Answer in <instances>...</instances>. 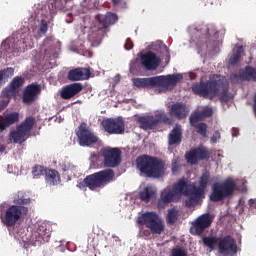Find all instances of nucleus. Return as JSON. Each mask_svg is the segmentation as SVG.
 Returning <instances> with one entry per match:
<instances>
[{"label":"nucleus","mask_w":256,"mask_h":256,"mask_svg":"<svg viewBox=\"0 0 256 256\" xmlns=\"http://www.w3.org/2000/svg\"><path fill=\"white\" fill-rule=\"evenodd\" d=\"M78 143L80 147H91L95 143H99V137L91 131V128L87 126V123L82 122L76 131Z\"/></svg>","instance_id":"13"},{"label":"nucleus","mask_w":256,"mask_h":256,"mask_svg":"<svg viewBox=\"0 0 256 256\" xmlns=\"http://www.w3.org/2000/svg\"><path fill=\"white\" fill-rule=\"evenodd\" d=\"M172 256H187V252L183 248H174Z\"/></svg>","instance_id":"44"},{"label":"nucleus","mask_w":256,"mask_h":256,"mask_svg":"<svg viewBox=\"0 0 256 256\" xmlns=\"http://www.w3.org/2000/svg\"><path fill=\"white\" fill-rule=\"evenodd\" d=\"M189 187V180H187V178H182L174 185L172 191L175 192L178 199L181 195H185L186 197H195V194H193V186L191 188Z\"/></svg>","instance_id":"21"},{"label":"nucleus","mask_w":256,"mask_h":256,"mask_svg":"<svg viewBox=\"0 0 256 256\" xmlns=\"http://www.w3.org/2000/svg\"><path fill=\"white\" fill-rule=\"evenodd\" d=\"M212 223L213 219H211V215L202 214L192 223V226L190 227L191 235L201 236L205 233L206 229L211 227Z\"/></svg>","instance_id":"17"},{"label":"nucleus","mask_w":256,"mask_h":256,"mask_svg":"<svg viewBox=\"0 0 256 256\" xmlns=\"http://www.w3.org/2000/svg\"><path fill=\"white\" fill-rule=\"evenodd\" d=\"M233 131V137H237V135H239V130L237 128H234Z\"/></svg>","instance_id":"53"},{"label":"nucleus","mask_w":256,"mask_h":256,"mask_svg":"<svg viewBox=\"0 0 256 256\" xmlns=\"http://www.w3.org/2000/svg\"><path fill=\"white\" fill-rule=\"evenodd\" d=\"M171 171L172 173H177V171H179V162L177 161L172 162Z\"/></svg>","instance_id":"50"},{"label":"nucleus","mask_w":256,"mask_h":256,"mask_svg":"<svg viewBox=\"0 0 256 256\" xmlns=\"http://www.w3.org/2000/svg\"><path fill=\"white\" fill-rule=\"evenodd\" d=\"M211 29H213V26L207 27V35H213V32H211Z\"/></svg>","instance_id":"54"},{"label":"nucleus","mask_w":256,"mask_h":256,"mask_svg":"<svg viewBox=\"0 0 256 256\" xmlns=\"http://www.w3.org/2000/svg\"><path fill=\"white\" fill-rule=\"evenodd\" d=\"M178 218H179V210L175 208H171L168 211V214L166 216V223L168 225H175V223H177Z\"/></svg>","instance_id":"36"},{"label":"nucleus","mask_w":256,"mask_h":256,"mask_svg":"<svg viewBox=\"0 0 256 256\" xmlns=\"http://www.w3.org/2000/svg\"><path fill=\"white\" fill-rule=\"evenodd\" d=\"M41 91V84H29L26 86L22 95L23 103H25V105H31V103H35V101H37V97L41 95Z\"/></svg>","instance_id":"19"},{"label":"nucleus","mask_w":256,"mask_h":256,"mask_svg":"<svg viewBox=\"0 0 256 256\" xmlns=\"http://www.w3.org/2000/svg\"><path fill=\"white\" fill-rule=\"evenodd\" d=\"M44 175L45 181L48 185H57V183H59V180L61 179V176H59V172L53 169L46 168Z\"/></svg>","instance_id":"30"},{"label":"nucleus","mask_w":256,"mask_h":256,"mask_svg":"<svg viewBox=\"0 0 256 256\" xmlns=\"http://www.w3.org/2000/svg\"><path fill=\"white\" fill-rule=\"evenodd\" d=\"M38 35L39 37H43L44 35H47V31H49V23L47 20L42 19L38 25Z\"/></svg>","instance_id":"40"},{"label":"nucleus","mask_w":256,"mask_h":256,"mask_svg":"<svg viewBox=\"0 0 256 256\" xmlns=\"http://www.w3.org/2000/svg\"><path fill=\"white\" fill-rule=\"evenodd\" d=\"M189 114V110H187V106L182 103H175L171 106L169 115L170 117H175L181 121V119H185Z\"/></svg>","instance_id":"26"},{"label":"nucleus","mask_w":256,"mask_h":256,"mask_svg":"<svg viewBox=\"0 0 256 256\" xmlns=\"http://www.w3.org/2000/svg\"><path fill=\"white\" fill-rule=\"evenodd\" d=\"M141 65L146 71H155L161 65V58L152 51H148L140 57Z\"/></svg>","instance_id":"20"},{"label":"nucleus","mask_w":256,"mask_h":256,"mask_svg":"<svg viewBox=\"0 0 256 256\" xmlns=\"http://www.w3.org/2000/svg\"><path fill=\"white\" fill-rule=\"evenodd\" d=\"M27 213H29L28 207L13 204L6 209L2 223L6 227H15L18 221L27 217Z\"/></svg>","instance_id":"9"},{"label":"nucleus","mask_w":256,"mask_h":256,"mask_svg":"<svg viewBox=\"0 0 256 256\" xmlns=\"http://www.w3.org/2000/svg\"><path fill=\"white\" fill-rule=\"evenodd\" d=\"M175 201H179V198L174 190H164L161 192L160 198L158 199L157 207L158 209H165L169 203Z\"/></svg>","instance_id":"24"},{"label":"nucleus","mask_w":256,"mask_h":256,"mask_svg":"<svg viewBox=\"0 0 256 256\" xmlns=\"http://www.w3.org/2000/svg\"><path fill=\"white\" fill-rule=\"evenodd\" d=\"M90 77L91 70L83 67L71 69L67 74L68 81H87Z\"/></svg>","instance_id":"22"},{"label":"nucleus","mask_w":256,"mask_h":256,"mask_svg":"<svg viewBox=\"0 0 256 256\" xmlns=\"http://www.w3.org/2000/svg\"><path fill=\"white\" fill-rule=\"evenodd\" d=\"M83 91V84L81 83H72L70 85H66L62 88L60 92L61 99H73L75 95H79Z\"/></svg>","instance_id":"23"},{"label":"nucleus","mask_w":256,"mask_h":256,"mask_svg":"<svg viewBox=\"0 0 256 256\" xmlns=\"http://www.w3.org/2000/svg\"><path fill=\"white\" fill-rule=\"evenodd\" d=\"M241 53H243V46L237 47L236 51L232 54L229 59L230 65H237L239 59H241Z\"/></svg>","instance_id":"37"},{"label":"nucleus","mask_w":256,"mask_h":256,"mask_svg":"<svg viewBox=\"0 0 256 256\" xmlns=\"http://www.w3.org/2000/svg\"><path fill=\"white\" fill-rule=\"evenodd\" d=\"M154 195L155 191H153V188L151 187H146L139 192V198L141 201H144V203H149L151 199H153Z\"/></svg>","instance_id":"33"},{"label":"nucleus","mask_w":256,"mask_h":256,"mask_svg":"<svg viewBox=\"0 0 256 256\" xmlns=\"http://www.w3.org/2000/svg\"><path fill=\"white\" fill-rule=\"evenodd\" d=\"M211 180V173L208 171L203 172L198 180V187L193 185V194L194 196L189 197L185 201L186 207H195L197 203L201 200L203 195H205V191L209 185V181Z\"/></svg>","instance_id":"10"},{"label":"nucleus","mask_w":256,"mask_h":256,"mask_svg":"<svg viewBox=\"0 0 256 256\" xmlns=\"http://www.w3.org/2000/svg\"><path fill=\"white\" fill-rule=\"evenodd\" d=\"M59 166L61 167L62 171H73V169H75V166H73V164H71L69 161H63L59 164Z\"/></svg>","instance_id":"42"},{"label":"nucleus","mask_w":256,"mask_h":256,"mask_svg":"<svg viewBox=\"0 0 256 256\" xmlns=\"http://www.w3.org/2000/svg\"><path fill=\"white\" fill-rule=\"evenodd\" d=\"M218 253L223 256L237 255V242L231 235L220 238L218 244Z\"/></svg>","instance_id":"16"},{"label":"nucleus","mask_w":256,"mask_h":256,"mask_svg":"<svg viewBox=\"0 0 256 256\" xmlns=\"http://www.w3.org/2000/svg\"><path fill=\"white\" fill-rule=\"evenodd\" d=\"M33 237L39 243H49V239H51V228H47V224L39 225L33 233Z\"/></svg>","instance_id":"25"},{"label":"nucleus","mask_w":256,"mask_h":256,"mask_svg":"<svg viewBox=\"0 0 256 256\" xmlns=\"http://www.w3.org/2000/svg\"><path fill=\"white\" fill-rule=\"evenodd\" d=\"M202 118L207 119V117H211L213 115V109L206 108L202 111H199Z\"/></svg>","instance_id":"45"},{"label":"nucleus","mask_w":256,"mask_h":256,"mask_svg":"<svg viewBox=\"0 0 256 256\" xmlns=\"http://www.w3.org/2000/svg\"><path fill=\"white\" fill-rule=\"evenodd\" d=\"M203 116L201 115V113L198 112H194L191 116H190V125H197L199 124V121H203Z\"/></svg>","instance_id":"41"},{"label":"nucleus","mask_w":256,"mask_h":256,"mask_svg":"<svg viewBox=\"0 0 256 256\" xmlns=\"http://www.w3.org/2000/svg\"><path fill=\"white\" fill-rule=\"evenodd\" d=\"M235 189H237V183L232 178H228L222 183H214L209 199L212 203H219L227 197H231L235 193Z\"/></svg>","instance_id":"6"},{"label":"nucleus","mask_w":256,"mask_h":256,"mask_svg":"<svg viewBox=\"0 0 256 256\" xmlns=\"http://www.w3.org/2000/svg\"><path fill=\"white\" fill-rule=\"evenodd\" d=\"M124 49H126V51H131V49H133V40H131V38H128L124 44Z\"/></svg>","instance_id":"46"},{"label":"nucleus","mask_w":256,"mask_h":256,"mask_svg":"<svg viewBox=\"0 0 256 256\" xmlns=\"http://www.w3.org/2000/svg\"><path fill=\"white\" fill-rule=\"evenodd\" d=\"M5 76L3 75V72L0 70V85L3 83V79Z\"/></svg>","instance_id":"55"},{"label":"nucleus","mask_w":256,"mask_h":256,"mask_svg":"<svg viewBox=\"0 0 256 256\" xmlns=\"http://www.w3.org/2000/svg\"><path fill=\"white\" fill-rule=\"evenodd\" d=\"M1 71L5 79H9V77H13V75H15V69L13 67H8Z\"/></svg>","instance_id":"43"},{"label":"nucleus","mask_w":256,"mask_h":256,"mask_svg":"<svg viewBox=\"0 0 256 256\" xmlns=\"http://www.w3.org/2000/svg\"><path fill=\"white\" fill-rule=\"evenodd\" d=\"M102 126L109 135H123L125 133V121L123 118H107L102 121Z\"/></svg>","instance_id":"15"},{"label":"nucleus","mask_w":256,"mask_h":256,"mask_svg":"<svg viewBox=\"0 0 256 256\" xmlns=\"http://www.w3.org/2000/svg\"><path fill=\"white\" fill-rule=\"evenodd\" d=\"M219 139H221V133L219 131H215L211 137V143H217Z\"/></svg>","instance_id":"47"},{"label":"nucleus","mask_w":256,"mask_h":256,"mask_svg":"<svg viewBox=\"0 0 256 256\" xmlns=\"http://www.w3.org/2000/svg\"><path fill=\"white\" fill-rule=\"evenodd\" d=\"M140 129L144 131H153L157 129L161 123L165 125H171V118L165 113H159L154 116H141L138 118Z\"/></svg>","instance_id":"11"},{"label":"nucleus","mask_w":256,"mask_h":256,"mask_svg":"<svg viewBox=\"0 0 256 256\" xmlns=\"http://www.w3.org/2000/svg\"><path fill=\"white\" fill-rule=\"evenodd\" d=\"M250 209H256V199H250L248 202Z\"/></svg>","instance_id":"51"},{"label":"nucleus","mask_w":256,"mask_h":256,"mask_svg":"<svg viewBox=\"0 0 256 256\" xmlns=\"http://www.w3.org/2000/svg\"><path fill=\"white\" fill-rule=\"evenodd\" d=\"M185 159L190 165H197L199 161H209L211 159V152L205 146H198L186 152Z\"/></svg>","instance_id":"14"},{"label":"nucleus","mask_w":256,"mask_h":256,"mask_svg":"<svg viewBox=\"0 0 256 256\" xmlns=\"http://www.w3.org/2000/svg\"><path fill=\"white\" fill-rule=\"evenodd\" d=\"M15 123H19V113L12 112L10 114H7L0 122V131H5L7 127H11V125H15Z\"/></svg>","instance_id":"29"},{"label":"nucleus","mask_w":256,"mask_h":256,"mask_svg":"<svg viewBox=\"0 0 256 256\" xmlns=\"http://www.w3.org/2000/svg\"><path fill=\"white\" fill-rule=\"evenodd\" d=\"M192 92L199 97L205 99H215L219 97L221 103H228L231 99V93H229V83L225 79L207 80L196 82L191 87Z\"/></svg>","instance_id":"1"},{"label":"nucleus","mask_w":256,"mask_h":256,"mask_svg":"<svg viewBox=\"0 0 256 256\" xmlns=\"http://www.w3.org/2000/svg\"><path fill=\"white\" fill-rule=\"evenodd\" d=\"M242 81H256V70L251 66H246L243 73L240 74Z\"/></svg>","instance_id":"32"},{"label":"nucleus","mask_w":256,"mask_h":256,"mask_svg":"<svg viewBox=\"0 0 256 256\" xmlns=\"http://www.w3.org/2000/svg\"><path fill=\"white\" fill-rule=\"evenodd\" d=\"M9 101H11V98H6V100L0 101V113L9 105Z\"/></svg>","instance_id":"48"},{"label":"nucleus","mask_w":256,"mask_h":256,"mask_svg":"<svg viewBox=\"0 0 256 256\" xmlns=\"http://www.w3.org/2000/svg\"><path fill=\"white\" fill-rule=\"evenodd\" d=\"M15 203L18 206L25 207L31 203V198L24 192H18L17 197L15 198Z\"/></svg>","instance_id":"34"},{"label":"nucleus","mask_w":256,"mask_h":256,"mask_svg":"<svg viewBox=\"0 0 256 256\" xmlns=\"http://www.w3.org/2000/svg\"><path fill=\"white\" fill-rule=\"evenodd\" d=\"M239 79H241V75H239L237 73H233L230 75V81L232 83H237V81H239Z\"/></svg>","instance_id":"49"},{"label":"nucleus","mask_w":256,"mask_h":256,"mask_svg":"<svg viewBox=\"0 0 256 256\" xmlns=\"http://www.w3.org/2000/svg\"><path fill=\"white\" fill-rule=\"evenodd\" d=\"M32 36L29 30L23 31L19 35V40L15 43V39L5 40L1 44V50L5 53H19L25 51L27 47H31Z\"/></svg>","instance_id":"8"},{"label":"nucleus","mask_w":256,"mask_h":256,"mask_svg":"<svg viewBox=\"0 0 256 256\" xmlns=\"http://www.w3.org/2000/svg\"><path fill=\"white\" fill-rule=\"evenodd\" d=\"M183 141V131L181 126L176 125L168 136V145H181Z\"/></svg>","instance_id":"28"},{"label":"nucleus","mask_w":256,"mask_h":256,"mask_svg":"<svg viewBox=\"0 0 256 256\" xmlns=\"http://www.w3.org/2000/svg\"><path fill=\"white\" fill-rule=\"evenodd\" d=\"M100 153L103 157V165L108 169H115V167H119L121 165V149L117 147H104L100 150Z\"/></svg>","instance_id":"12"},{"label":"nucleus","mask_w":256,"mask_h":256,"mask_svg":"<svg viewBox=\"0 0 256 256\" xmlns=\"http://www.w3.org/2000/svg\"><path fill=\"white\" fill-rule=\"evenodd\" d=\"M65 5H67V0H54L48 5V7L50 9V13H55V11L65 9Z\"/></svg>","instance_id":"35"},{"label":"nucleus","mask_w":256,"mask_h":256,"mask_svg":"<svg viewBox=\"0 0 256 256\" xmlns=\"http://www.w3.org/2000/svg\"><path fill=\"white\" fill-rule=\"evenodd\" d=\"M220 237L217 236H206L202 239L204 247H208L210 251H215L219 247Z\"/></svg>","instance_id":"31"},{"label":"nucleus","mask_w":256,"mask_h":256,"mask_svg":"<svg viewBox=\"0 0 256 256\" xmlns=\"http://www.w3.org/2000/svg\"><path fill=\"white\" fill-rule=\"evenodd\" d=\"M46 170L47 168L41 165H35L34 167H32V175L34 179H39L40 177H42V175H45Z\"/></svg>","instance_id":"39"},{"label":"nucleus","mask_w":256,"mask_h":256,"mask_svg":"<svg viewBox=\"0 0 256 256\" xmlns=\"http://www.w3.org/2000/svg\"><path fill=\"white\" fill-rule=\"evenodd\" d=\"M33 127H35V117H26L14 131L9 133V141H13L19 145L25 143L28 137H31V131H33Z\"/></svg>","instance_id":"7"},{"label":"nucleus","mask_w":256,"mask_h":256,"mask_svg":"<svg viewBox=\"0 0 256 256\" xmlns=\"http://www.w3.org/2000/svg\"><path fill=\"white\" fill-rule=\"evenodd\" d=\"M138 225H145L149 230H142L143 237H150L152 235H161L165 231V224L163 219L157 212H144L137 218Z\"/></svg>","instance_id":"5"},{"label":"nucleus","mask_w":256,"mask_h":256,"mask_svg":"<svg viewBox=\"0 0 256 256\" xmlns=\"http://www.w3.org/2000/svg\"><path fill=\"white\" fill-rule=\"evenodd\" d=\"M6 149L5 145L0 144V153H5Z\"/></svg>","instance_id":"52"},{"label":"nucleus","mask_w":256,"mask_h":256,"mask_svg":"<svg viewBox=\"0 0 256 256\" xmlns=\"http://www.w3.org/2000/svg\"><path fill=\"white\" fill-rule=\"evenodd\" d=\"M213 35H219L218 31H214Z\"/></svg>","instance_id":"57"},{"label":"nucleus","mask_w":256,"mask_h":256,"mask_svg":"<svg viewBox=\"0 0 256 256\" xmlns=\"http://www.w3.org/2000/svg\"><path fill=\"white\" fill-rule=\"evenodd\" d=\"M25 84V78L22 76H16L12 79L10 84L2 91V97L4 99H11L19 93V89Z\"/></svg>","instance_id":"18"},{"label":"nucleus","mask_w":256,"mask_h":256,"mask_svg":"<svg viewBox=\"0 0 256 256\" xmlns=\"http://www.w3.org/2000/svg\"><path fill=\"white\" fill-rule=\"evenodd\" d=\"M191 127L196 129V133L201 137H207V124L200 122L198 124H192Z\"/></svg>","instance_id":"38"},{"label":"nucleus","mask_w":256,"mask_h":256,"mask_svg":"<svg viewBox=\"0 0 256 256\" xmlns=\"http://www.w3.org/2000/svg\"><path fill=\"white\" fill-rule=\"evenodd\" d=\"M113 181H115V171L113 169H105L86 176L78 184V187L80 189L88 187L90 191H95L97 189H103V187L109 185V183H113Z\"/></svg>","instance_id":"4"},{"label":"nucleus","mask_w":256,"mask_h":256,"mask_svg":"<svg viewBox=\"0 0 256 256\" xmlns=\"http://www.w3.org/2000/svg\"><path fill=\"white\" fill-rule=\"evenodd\" d=\"M136 169L150 179H160V177L165 175V171L167 170L163 159L147 154L136 158Z\"/></svg>","instance_id":"2"},{"label":"nucleus","mask_w":256,"mask_h":256,"mask_svg":"<svg viewBox=\"0 0 256 256\" xmlns=\"http://www.w3.org/2000/svg\"><path fill=\"white\" fill-rule=\"evenodd\" d=\"M96 19L101 25L102 29H107V27H111V25H115V23H117L118 17L116 14L108 12L106 15L98 14Z\"/></svg>","instance_id":"27"},{"label":"nucleus","mask_w":256,"mask_h":256,"mask_svg":"<svg viewBox=\"0 0 256 256\" xmlns=\"http://www.w3.org/2000/svg\"><path fill=\"white\" fill-rule=\"evenodd\" d=\"M112 3H113L114 5H118V3H121V0H112Z\"/></svg>","instance_id":"56"},{"label":"nucleus","mask_w":256,"mask_h":256,"mask_svg":"<svg viewBox=\"0 0 256 256\" xmlns=\"http://www.w3.org/2000/svg\"><path fill=\"white\" fill-rule=\"evenodd\" d=\"M183 80L181 74H169L166 76H154L150 78H134L133 84L138 89H155V87H163V89H173L177 87V83Z\"/></svg>","instance_id":"3"}]
</instances>
